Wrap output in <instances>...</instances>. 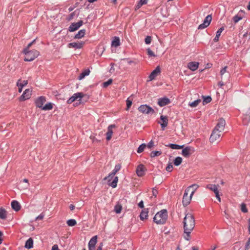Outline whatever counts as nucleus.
Segmentation results:
<instances>
[{
    "label": "nucleus",
    "mask_w": 250,
    "mask_h": 250,
    "mask_svg": "<svg viewBox=\"0 0 250 250\" xmlns=\"http://www.w3.org/2000/svg\"><path fill=\"white\" fill-rule=\"evenodd\" d=\"M183 223L184 230H193L195 224L194 216L189 213L186 214Z\"/></svg>",
    "instance_id": "nucleus-1"
},
{
    "label": "nucleus",
    "mask_w": 250,
    "mask_h": 250,
    "mask_svg": "<svg viewBox=\"0 0 250 250\" xmlns=\"http://www.w3.org/2000/svg\"><path fill=\"white\" fill-rule=\"evenodd\" d=\"M167 217V210L164 209L155 214L153 218V221L157 224H164L166 222Z\"/></svg>",
    "instance_id": "nucleus-2"
},
{
    "label": "nucleus",
    "mask_w": 250,
    "mask_h": 250,
    "mask_svg": "<svg viewBox=\"0 0 250 250\" xmlns=\"http://www.w3.org/2000/svg\"><path fill=\"white\" fill-rule=\"evenodd\" d=\"M23 52L25 54L24 60L26 62L33 61L35 58H37L40 54L39 52L36 50L24 51Z\"/></svg>",
    "instance_id": "nucleus-3"
},
{
    "label": "nucleus",
    "mask_w": 250,
    "mask_h": 250,
    "mask_svg": "<svg viewBox=\"0 0 250 250\" xmlns=\"http://www.w3.org/2000/svg\"><path fill=\"white\" fill-rule=\"evenodd\" d=\"M189 192V188H188L185 189L184 196L183 197L182 203L184 207H187L190 204L192 196L194 193V190L192 191L191 192L190 195L188 196Z\"/></svg>",
    "instance_id": "nucleus-4"
},
{
    "label": "nucleus",
    "mask_w": 250,
    "mask_h": 250,
    "mask_svg": "<svg viewBox=\"0 0 250 250\" xmlns=\"http://www.w3.org/2000/svg\"><path fill=\"white\" fill-rule=\"evenodd\" d=\"M138 110L140 112L144 114H153L155 113L154 110L151 107L146 104L140 105L138 108Z\"/></svg>",
    "instance_id": "nucleus-5"
},
{
    "label": "nucleus",
    "mask_w": 250,
    "mask_h": 250,
    "mask_svg": "<svg viewBox=\"0 0 250 250\" xmlns=\"http://www.w3.org/2000/svg\"><path fill=\"white\" fill-rule=\"evenodd\" d=\"M212 20L211 15H208L204 20L203 23L200 24L198 26V29H203L207 27L210 24Z\"/></svg>",
    "instance_id": "nucleus-6"
},
{
    "label": "nucleus",
    "mask_w": 250,
    "mask_h": 250,
    "mask_svg": "<svg viewBox=\"0 0 250 250\" xmlns=\"http://www.w3.org/2000/svg\"><path fill=\"white\" fill-rule=\"evenodd\" d=\"M221 132L220 131L213 129L209 138L210 142L213 143L219 140L221 136Z\"/></svg>",
    "instance_id": "nucleus-7"
},
{
    "label": "nucleus",
    "mask_w": 250,
    "mask_h": 250,
    "mask_svg": "<svg viewBox=\"0 0 250 250\" xmlns=\"http://www.w3.org/2000/svg\"><path fill=\"white\" fill-rule=\"evenodd\" d=\"M225 125V120L223 118H220L218 120V122L214 129L222 132L224 130Z\"/></svg>",
    "instance_id": "nucleus-8"
},
{
    "label": "nucleus",
    "mask_w": 250,
    "mask_h": 250,
    "mask_svg": "<svg viewBox=\"0 0 250 250\" xmlns=\"http://www.w3.org/2000/svg\"><path fill=\"white\" fill-rule=\"evenodd\" d=\"M83 22L81 20L78 22H73L71 24L68 28V31L70 32H74L78 30L83 24Z\"/></svg>",
    "instance_id": "nucleus-9"
},
{
    "label": "nucleus",
    "mask_w": 250,
    "mask_h": 250,
    "mask_svg": "<svg viewBox=\"0 0 250 250\" xmlns=\"http://www.w3.org/2000/svg\"><path fill=\"white\" fill-rule=\"evenodd\" d=\"M146 171V169L143 164L139 165L136 168V173L138 176L142 177L145 174V172Z\"/></svg>",
    "instance_id": "nucleus-10"
},
{
    "label": "nucleus",
    "mask_w": 250,
    "mask_h": 250,
    "mask_svg": "<svg viewBox=\"0 0 250 250\" xmlns=\"http://www.w3.org/2000/svg\"><path fill=\"white\" fill-rule=\"evenodd\" d=\"M194 150L193 148L190 146H187L182 150V154L186 158L189 157L193 152Z\"/></svg>",
    "instance_id": "nucleus-11"
},
{
    "label": "nucleus",
    "mask_w": 250,
    "mask_h": 250,
    "mask_svg": "<svg viewBox=\"0 0 250 250\" xmlns=\"http://www.w3.org/2000/svg\"><path fill=\"white\" fill-rule=\"evenodd\" d=\"M84 96V94L82 92H78L75 93L67 100V103L69 104H71L78 98H79L80 100Z\"/></svg>",
    "instance_id": "nucleus-12"
},
{
    "label": "nucleus",
    "mask_w": 250,
    "mask_h": 250,
    "mask_svg": "<svg viewBox=\"0 0 250 250\" xmlns=\"http://www.w3.org/2000/svg\"><path fill=\"white\" fill-rule=\"evenodd\" d=\"M84 96V94L82 92H78L75 93L67 100V103L69 104H71L78 98H79L80 100Z\"/></svg>",
    "instance_id": "nucleus-13"
},
{
    "label": "nucleus",
    "mask_w": 250,
    "mask_h": 250,
    "mask_svg": "<svg viewBox=\"0 0 250 250\" xmlns=\"http://www.w3.org/2000/svg\"><path fill=\"white\" fill-rule=\"evenodd\" d=\"M160 73V67L159 66H158L149 75L148 77L149 81H152L153 80H154Z\"/></svg>",
    "instance_id": "nucleus-14"
},
{
    "label": "nucleus",
    "mask_w": 250,
    "mask_h": 250,
    "mask_svg": "<svg viewBox=\"0 0 250 250\" xmlns=\"http://www.w3.org/2000/svg\"><path fill=\"white\" fill-rule=\"evenodd\" d=\"M46 102V98L44 96H40L35 101L36 105L37 107L42 108L43 104Z\"/></svg>",
    "instance_id": "nucleus-15"
},
{
    "label": "nucleus",
    "mask_w": 250,
    "mask_h": 250,
    "mask_svg": "<svg viewBox=\"0 0 250 250\" xmlns=\"http://www.w3.org/2000/svg\"><path fill=\"white\" fill-rule=\"evenodd\" d=\"M31 91L29 89H26L23 94L20 97V101H24L26 100L29 99L31 96Z\"/></svg>",
    "instance_id": "nucleus-16"
},
{
    "label": "nucleus",
    "mask_w": 250,
    "mask_h": 250,
    "mask_svg": "<svg viewBox=\"0 0 250 250\" xmlns=\"http://www.w3.org/2000/svg\"><path fill=\"white\" fill-rule=\"evenodd\" d=\"M97 236H93L89 241L88 243V249L89 250H95V245L97 241Z\"/></svg>",
    "instance_id": "nucleus-17"
},
{
    "label": "nucleus",
    "mask_w": 250,
    "mask_h": 250,
    "mask_svg": "<svg viewBox=\"0 0 250 250\" xmlns=\"http://www.w3.org/2000/svg\"><path fill=\"white\" fill-rule=\"evenodd\" d=\"M84 42H71L68 44L67 46L69 48H74L75 49H80L82 48Z\"/></svg>",
    "instance_id": "nucleus-18"
},
{
    "label": "nucleus",
    "mask_w": 250,
    "mask_h": 250,
    "mask_svg": "<svg viewBox=\"0 0 250 250\" xmlns=\"http://www.w3.org/2000/svg\"><path fill=\"white\" fill-rule=\"evenodd\" d=\"M170 103V101L168 98L164 97L159 99L158 104L160 106L162 107Z\"/></svg>",
    "instance_id": "nucleus-19"
},
{
    "label": "nucleus",
    "mask_w": 250,
    "mask_h": 250,
    "mask_svg": "<svg viewBox=\"0 0 250 250\" xmlns=\"http://www.w3.org/2000/svg\"><path fill=\"white\" fill-rule=\"evenodd\" d=\"M115 127V125H111L108 126V129H107V132L106 133V140L107 141H109L111 139L112 134H113L112 128H114Z\"/></svg>",
    "instance_id": "nucleus-20"
},
{
    "label": "nucleus",
    "mask_w": 250,
    "mask_h": 250,
    "mask_svg": "<svg viewBox=\"0 0 250 250\" xmlns=\"http://www.w3.org/2000/svg\"><path fill=\"white\" fill-rule=\"evenodd\" d=\"M160 120L163 122L162 123H160L161 126L162 128V130H164L166 126L168 125V118L167 116L161 115L160 117Z\"/></svg>",
    "instance_id": "nucleus-21"
},
{
    "label": "nucleus",
    "mask_w": 250,
    "mask_h": 250,
    "mask_svg": "<svg viewBox=\"0 0 250 250\" xmlns=\"http://www.w3.org/2000/svg\"><path fill=\"white\" fill-rule=\"evenodd\" d=\"M199 66V63L195 62H190L188 64V68L192 71L197 69Z\"/></svg>",
    "instance_id": "nucleus-22"
},
{
    "label": "nucleus",
    "mask_w": 250,
    "mask_h": 250,
    "mask_svg": "<svg viewBox=\"0 0 250 250\" xmlns=\"http://www.w3.org/2000/svg\"><path fill=\"white\" fill-rule=\"evenodd\" d=\"M11 207L13 209H14L16 211H18L20 210L21 208V206L20 203L16 200H13L11 202Z\"/></svg>",
    "instance_id": "nucleus-23"
},
{
    "label": "nucleus",
    "mask_w": 250,
    "mask_h": 250,
    "mask_svg": "<svg viewBox=\"0 0 250 250\" xmlns=\"http://www.w3.org/2000/svg\"><path fill=\"white\" fill-rule=\"evenodd\" d=\"M148 209L145 208L143 209L140 214V218L141 220L146 219L148 216Z\"/></svg>",
    "instance_id": "nucleus-24"
},
{
    "label": "nucleus",
    "mask_w": 250,
    "mask_h": 250,
    "mask_svg": "<svg viewBox=\"0 0 250 250\" xmlns=\"http://www.w3.org/2000/svg\"><path fill=\"white\" fill-rule=\"evenodd\" d=\"M86 30L85 29H82L80 30L77 34H76L74 36V39H80L84 37L85 34Z\"/></svg>",
    "instance_id": "nucleus-25"
},
{
    "label": "nucleus",
    "mask_w": 250,
    "mask_h": 250,
    "mask_svg": "<svg viewBox=\"0 0 250 250\" xmlns=\"http://www.w3.org/2000/svg\"><path fill=\"white\" fill-rule=\"evenodd\" d=\"M33 247V240L32 238H29L25 242L24 247L26 249H30Z\"/></svg>",
    "instance_id": "nucleus-26"
},
{
    "label": "nucleus",
    "mask_w": 250,
    "mask_h": 250,
    "mask_svg": "<svg viewBox=\"0 0 250 250\" xmlns=\"http://www.w3.org/2000/svg\"><path fill=\"white\" fill-rule=\"evenodd\" d=\"M224 30V27L223 26L220 28L216 33V36L213 39V41L214 42H217L219 41V37L221 35V33Z\"/></svg>",
    "instance_id": "nucleus-27"
},
{
    "label": "nucleus",
    "mask_w": 250,
    "mask_h": 250,
    "mask_svg": "<svg viewBox=\"0 0 250 250\" xmlns=\"http://www.w3.org/2000/svg\"><path fill=\"white\" fill-rule=\"evenodd\" d=\"M111 45L112 46L117 47L120 45V40L118 37H114L112 42Z\"/></svg>",
    "instance_id": "nucleus-28"
},
{
    "label": "nucleus",
    "mask_w": 250,
    "mask_h": 250,
    "mask_svg": "<svg viewBox=\"0 0 250 250\" xmlns=\"http://www.w3.org/2000/svg\"><path fill=\"white\" fill-rule=\"evenodd\" d=\"M219 187V185H216L214 184H208L207 185L206 188L215 192L218 190V188Z\"/></svg>",
    "instance_id": "nucleus-29"
},
{
    "label": "nucleus",
    "mask_w": 250,
    "mask_h": 250,
    "mask_svg": "<svg viewBox=\"0 0 250 250\" xmlns=\"http://www.w3.org/2000/svg\"><path fill=\"white\" fill-rule=\"evenodd\" d=\"M7 217V211L3 208H0V218L1 219H5Z\"/></svg>",
    "instance_id": "nucleus-30"
},
{
    "label": "nucleus",
    "mask_w": 250,
    "mask_h": 250,
    "mask_svg": "<svg viewBox=\"0 0 250 250\" xmlns=\"http://www.w3.org/2000/svg\"><path fill=\"white\" fill-rule=\"evenodd\" d=\"M166 146L169 147L173 149H179L183 148L184 146H180L177 144H170L167 145H166Z\"/></svg>",
    "instance_id": "nucleus-31"
},
{
    "label": "nucleus",
    "mask_w": 250,
    "mask_h": 250,
    "mask_svg": "<svg viewBox=\"0 0 250 250\" xmlns=\"http://www.w3.org/2000/svg\"><path fill=\"white\" fill-rule=\"evenodd\" d=\"M90 73V70L87 69L84 70L82 73L80 74L79 75L78 79L81 80L83 79L86 76H88Z\"/></svg>",
    "instance_id": "nucleus-32"
},
{
    "label": "nucleus",
    "mask_w": 250,
    "mask_h": 250,
    "mask_svg": "<svg viewBox=\"0 0 250 250\" xmlns=\"http://www.w3.org/2000/svg\"><path fill=\"white\" fill-rule=\"evenodd\" d=\"M228 68V66H225L224 67H223L221 70H220V75H221V79H223V76L225 74V73H227V78H229V73L228 72H227V69Z\"/></svg>",
    "instance_id": "nucleus-33"
},
{
    "label": "nucleus",
    "mask_w": 250,
    "mask_h": 250,
    "mask_svg": "<svg viewBox=\"0 0 250 250\" xmlns=\"http://www.w3.org/2000/svg\"><path fill=\"white\" fill-rule=\"evenodd\" d=\"M121 168V165L119 164L116 165L114 169L111 173V175H115L117 172H118Z\"/></svg>",
    "instance_id": "nucleus-34"
},
{
    "label": "nucleus",
    "mask_w": 250,
    "mask_h": 250,
    "mask_svg": "<svg viewBox=\"0 0 250 250\" xmlns=\"http://www.w3.org/2000/svg\"><path fill=\"white\" fill-rule=\"evenodd\" d=\"M162 153V152L160 150V151H152L150 154V156L151 158H153V157H157V156H159L160 155H161Z\"/></svg>",
    "instance_id": "nucleus-35"
},
{
    "label": "nucleus",
    "mask_w": 250,
    "mask_h": 250,
    "mask_svg": "<svg viewBox=\"0 0 250 250\" xmlns=\"http://www.w3.org/2000/svg\"><path fill=\"white\" fill-rule=\"evenodd\" d=\"M182 158L180 157H177L174 159L173 163L175 166H178L182 163Z\"/></svg>",
    "instance_id": "nucleus-36"
},
{
    "label": "nucleus",
    "mask_w": 250,
    "mask_h": 250,
    "mask_svg": "<svg viewBox=\"0 0 250 250\" xmlns=\"http://www.w3.org/2000/svg\"><path fill=\"white\" fill-rule=\"evenodd\" d=\"M53 108L52 104L50 103L46 104L44 106H43L42 109L44 110H49Z\"/></svg>",
    "instance_id": "nucleus-37"
},
{
    "label": "nucleus",
    "mask_w": 250,
    "mask_h": 250,
    "mask_svg": "<svg viewBox=\"0 0 250 250\" xmlns=\"http://www.w3.org/2000/svg\"><path fill=\"white\" fill-rule=\"evenodd\" d=\"M184 233L186 234L184 236V238L189 241L190 239V233L192 230H184Z\"/></svg>",
    "instance_id": "nucleus-38"
},
{
    "label": "nucleus",
    "mask_w": 250,
    "mask_h": 250,
    "mask_svg": "<svg viewBox=\"0 0 250 250\" xmlns=\"http://www.w3.org/2000/svg\"><path fill=\"white\" fill-rule=\"evenodd\" d=\"M203 104H208V103H210L212 100L211 97L209 96H207V97L203 96Z\"/></svg>",
    "instance_id": "nucleus-39"
},
{
    "label": "nucleus",
    "mask_w": 250,
    "mask_h": 250,
    "mask_svg": "<svg viewBox=\"0 0 250 250\" xmlns=\"http://www.w3.org/2000/svg\"><path fill=\"white\" fill-rule=\"evenodd\" d=\"M77 224L76 221L75 219H69L67 221V224L68 226L73 227Z\"/></svg>",
    "instance_id": "nucleus-40"
},
{
    "label": "nucleus",
    "mask_w": 250,
    "mask_h": 250,
    "mask_svg": "<svg viewBox=\"0 0 250 250\" xmlns=\"http://www.w3.org/2000/svg\"><path fill=\"white\" fill-rule=\"evenodd\" d=\"M146 145L145 144H142L139 146L137 149V152L139 153H142L144 149L146 147Z\"/></svg>",
    "instance_id": "nucleus-41"
},
{
    "label": "nucleus",
    "mask_w": 250,
    "mask_h": 250,
    "mask_svg": "<svg viewBox=\"0 0 250 250\" xmlns=\"http://www.w3.org/2000/svg\"><path fill=\"white\" fill-rule=\"evenodd\" d=\"M201 100L200 99H197L195 101H194V102L191 103H189V105L191 106V107H195L196 106H197L198 104L201 102Z\"/></svg>",
    "instance_id": "nucleus-42"
},
{
    "label": "nucleus",
    "mask_w": 250,
    "mask_h": 250,
    "mask_svg": "<svg viewBox=\"0 0 250 250\" xmlns=\"http://www.w3.org/2000/svg\"><path fill=\"white\" fill-rule=\"evenodd\" d=\"M122 207L121 205L117 204L114 207V210L117 213H120L121 212Z\"/></svg>",
    "instance_id": "nucleus-43"
},
{
    "label": "nucleus",
    "mask_w": 250,
    "mask_h": 250,
    "mask_svg": "<svg viewBox=\"0 0 250 250\" xmlns=\"http://www.w3.org/2000/svg\"><path fill=\"white\" fill-rule=\"evenodd\" d=\"M242 19V17L241 16H239L238 14L235 15L233 18V21L235 23H236L238 22L239 21Z\"/></svg>",
    "instance_id": "nucleus-44"
},
{
    "label": "nucleus",
    "mask_w": 250,
    "mask_h": 250,
    "mask_svg": "<svg viewBox=\"0 0 250 250\" xmlns=\"http://www.w3.org/2000/svg\"><path fill=\"white\" fill-rule=\"evenodd\" d=\"M113 82V80L112 79H109L106 82H105L103 83V87H107L108 85L111 84Z\"/></svg>",
    "instance_id": "nucleus-45"
},
{
    "label": "nucleus",
    "mask_w": 250,
    "mask_h": 250,
    "mask_svg": "<svg viewBox=\"0 0 250 250\" xmlns=\"http://www.w3.org/2000/svg\"><path fill=\"white\" fill-rule=\"evenodd\" d=\"M147 54L149 56V57H155L156 55L154 53V52L149 48H147L146 49Z\"/></svg>",
    "instance_id": "nucleus-46"
},
{
    "label": "nucleus",
    "mask_w": 250,
    "mask_h": 250,
    "mask_svg": "<svg viewBox=\"0 0 250 250\" xmlns=\"http://www.w3.org/2000/svg\"><path fill=\"white\" fill-rule=\"evenodd\" d=\"M126 110H128V109L131 106L132 102L131 100L129 99V98H128L126 100Z\"/></svg>",
    "instance_id": "nucleus-47"
},
{
    "label": "nucleus",
    "mask_w": 250,
    "mask_h": 250,
    "mask_svg": "<svg viewBox=\"0 0 250 250\" xmlns=\"http://www.w3.org/2000/svg\"><path fill=\"white\" fill-rule=\"evenodd\" d=\"M151 40H152V38H151V36H147L146 38H145V43L146 44H149L151 43Z\"/></svg>",
    "instance_id": "nucleus-48"
},
{
    "label": "nucleus",
    "mask_w": 250,
    "mask_h": 250,
    "mask_svg": "<svg viewBox=\"0 0 250 250\" xmlns=\"http://www.w3.org/2000/svg\"><path fill=\"white\" fill-rule=\"evenodd\" d=\"M241 209L242 211L244 213H246L248 211V210L247 208V207H246V205L244 203H243L241 204Z\"/></svg>",
    "instance_id": "nucleus-49"
},
{
    "label": "nucleus",
    "mask_w": 250,
    "mask_h": 250,
    "mask_svg": "<svg viewBox=\"0 0 250 250\" xmlns=\"http://www.w3.org/2000/svg\"><path fill=\"white\" fill-rule=\"evenodd\" d=\"M173 169V166L171 163H169L166 167V170L168 172H171Z\"/></svg>",
    "instance_id": "nucleus-50"
},
{
    "label": "nucleus",
    "mask_w": 250,
    "mask_h": 250,
    "mask_svg": "<svg viewBox=\"0 0 250 250\" xmlns=\"http://www.w3.org/2000/svg\"><path fill=\"white\" fill-rule=\"evenodd\" d=\"M114 176V175H111V173L108 175V176L105 177L104 180H108V181H110Z\"/></svg>",
    "instance_id": "nucleus-51"
},
{
    "label": "nucleus",
    "mask_w": 250,
    "mask_h": 250,
    "mask_svg": "<svg viewBox=\"0 0 250 250\" xmlns=\"http://www.w3.org/2000/svg\"><path fill=\"white\" fill-rule=\"evenodd\" d=\"M148 148L151 149L154 146V142L151 140L146 146Z\"/></svg>",
    "instance_id": "nucleus-52"
},
{
    "label": "nucleus",
    "mask_w": 250,
    "mask_h": 250,
    "mask_svg": "<svg viewBox=\"0 0 250 250\" xmlns=\"http://www.w3.org/2000/svg\"><path fill=\"white\" fill-rule=\"evenodd\" d=\"M117 182H116V181L113 180V181L111 183H109L108 185L112 187V188H115L117 187Z\"/></svg>",
    "instance_id": "nucleus-53"
},
{
    "label": "nucleus",
    "mask_w": 250,
    "mask_h": 250,
    "mask_svg": "<svg viewBox=\"0 0 250 250\" xmlns=\"http://www.w3.org/2000/svg\"><path fill=\"white\" fill-rule=\"evenodd\" d=\"M198 187H199V186L198 185L193 184L191 186H189L188 188H189V190L191 188H193V190H194V191H195L198 188Z\"/></svg>",
    "instance_id": "nucleus-54"
},
{
    "label": "nucleus",
    "mask_w": 250,
    "mask_h": 250,
    "mask_svg": "<svg viewBox=\"0 0 250 250\" xmlns=\"http://www.w3.org/2000/svg\"><path fill=\"white\" fill-rule=\"evenodd\" d=\"M90 138L92 140L93 143H98L100 142L99 140H98V139H97L95 136H90Z\"/></svg>",
    "instance_id": "nucleus-55"
},
{
    "label": "nucleus",
    "mask_w": 250,
    "mask_h": 250,
    "mask_svg": "<svg viewBox=\"0 0 250 250\" xmlns=\"http://www.w3.org/2000/svg\"><path fill=\"white\" fill-rule=\"evenodd\" d=\"M32 45V43H31V42H30V43H29L28 44L26 48H25L24 49V50H23V52H24V51H30V50H29V48L31 46V45Z\"/></svg>",
    "instance_id": "nucleus-56"
},
{
    "label": "nucleus",
    "mask_w": 250,
    "mask_h": 250,
    "mask_svg": "<svg viewBox=\"0 0 250 250\" xmlns=\"http://www.w3.org/2000/svg\"><path fill=\"white\" fill-rule=\"evenodd\" d=\"M143 4L139 1L135 6V10L139 9Z\"/></svg>",
    "instance_id": "nucleus-57"
},
{
    "label": "nucleus",
    "mask_w": 250,
    "mask_h": 250,
    "mask_svg": "<svg viewBox=\"0 0 250 250\" xmlns=\"http://www.w3.org/2000/svg\"><path fill=\"white\" fill-rule=\"evenodd\" d=\"M74 16H75V13L74 12L71 13L69 15V17L67 18V20L70 21V20H72L74 18Z\"/></svg>",
    "instance_id": "nucleus-58"
},
{
    "label": "nucleus",
    "mask_w": 250,
    "mask_h": 250,
    "mask_svg": "<svg viewBox=\"0 0 250 250\" xmlns=\"http://www.w3.org/2000/svg\"><path fill=\"white\" fill-rule=\"evenodd\" d=\"M44 217V214H43L42 213L40 215H39L38 216H37L36 218V220H42Z\"/></svg>",
    "instance_id": "nucleus-59"
},
{
    "label": "nucleus",
    "mask_w": 250,
    "mask_h": 250,
    "mask_svg": "<svg viewBox=\"0 0 250 250\" xmlns=\"http://www.w3.org/2000/svg\"><path fill=\"white\" fill-rule=\"evenodd\" d=\"M138 206L139 208H144V202L142 200L138 204Z\"/></svg>",
    "instance_id": "nucleus-60"
},
{
    "label": "nucleus",
    "mask_w": 250,
    "mask_h": 250,
    "mask_svg": "<svg viewBox=\"0 0 250 250\" xmlns=\"http://www.w3.org/2000/svg\"><path fill=\"white\" fill-rule=\"evenodd\" d=\"M21 81V79L19 80L17 83V85L18 87H23L24 85L22 83H19V82Z\"/></svg>",
    "instance_id": "nucleus-61"
},
{
    "label": "nucleus",
    "mask_w": 250,
    "mask_h": 250,
    "mask_svg": "<svg viewBox=\"0 0 250 250\" xmlns=\"http://www.w3.org/2000/svg\"><path fill=\"white\" fill-rule=\"evenodd\" d=\"M52 250H60L59 249L58 246L57 245H54L52 248Z\"/></svg>",
    "instance_id": "nucleus-62"
},
{
    "label": "nucleus",
    "mask_w": 250,
    "mask_h": 250,
    "mask_svg": "<svg viewBox=\"0 0 250 250\" xmlns=\"http://www.w3.org/2000/svg\"><path fill=\"white\" fill-rule=\"evenodd\" d=\"M250 248V244L248 243V242L246 243L245 247V250H249Z\"/></svg>",
    "instance_id": "nucleus-63"
},
{
    "label": "nucleus",
    "mask_w": 250,
    "mask_h": 250,
    "mask_svg": "<svg viewBox=\"0 0 250 250\" xmlns=\"http://www.w3.org/2000/svg\"><path fill=\"white\" fill-rule=\"evenodd\" d=\"M158 194V191L156 189H153L152 190V194L155 197L157 196V194Z\"/></svg>",
    "instance_id": "nucleus-64"
}]
</instances>
